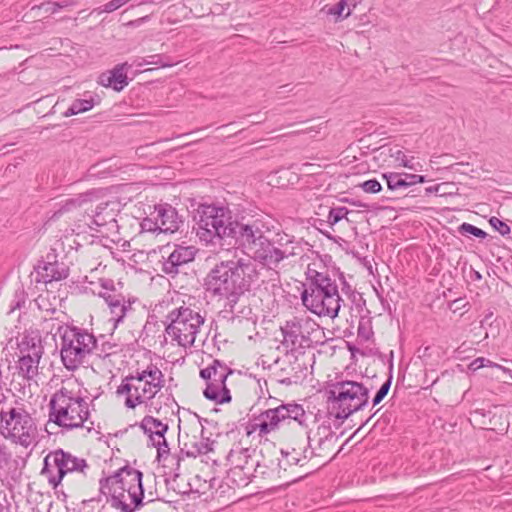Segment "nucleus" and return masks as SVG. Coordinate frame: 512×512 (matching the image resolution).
<instances>
[{
  "label": "nucleus",
  "instance_id": "1",
  "mask_svg": "<svg viewBox=\"0 0 512 512\" xmlns=\"http://www.w3.org/2000/svg\"><path fill=\"white\" fill-rule=\"evenodd\" d=\"M260 273L254 263L244 259L221 261L204 278V289L212 297L225 299L222 312L231 314L241 296L258 288Z\"/></svg>",
  "mask_w": 512,
  "mask_h": 512
},
{
  "label": "nucleus",
  "instance_id": "2",
  "mask_svg": "<svg viewBox=\"0 0 512 512\" xmlns=\"http://www.w3.org/2000/svg\"><path fill=\"white\" fill-rule=\"evenodd\" d=\"M143 473L125 465L112 475L99 480V491L106 497L109 507L103 505L99 512H135L144 505Z\"/></svg>",
  "mask_w": 512,
  "mask_h": 512
},
{
  "label": "nucleus",
  "instance_id": "3",
  "mask_svg": "<svg viewBox=\"0 0 512 512\" xmlns=\"http://www.w3.org/2000/svg\"><path fill=\"white\" fill-rule=\"evenodd\" d=\"M305 275L306 282L303 283L301 292L303 306L319 317L336 318L341 308L342 299L335 280H332L328 273L319 272L310 266Z\"/></svg>",
  "mask_w": 512,
  "mask_h": 512
},
{
  "label": "nucleus",
  "instance_id": "4",
  "mask_svg": "<svg viewBox=\"0 0 512 512\" xmlns=\"http://www.w3.org/2000/svg\"><path fill=\"white\" fill-rule=\"evenodd\" d=\"M327 412L335 419L345 420L362 410L369 401V389L352 380L337 381L325 390Z\"/></svg>",
  "mask_w": 512,
  "mask_h": 512
},
{
  "label": "nucleus",
  "instance_id": "5",
  "mask_svg": "<svg viewBox=\"0 0 512 512\" xmlns=\"http://www.w3.org/2000/svg\"><path fill=\"white\" fill-rule=\"evenodd\" d=\"M87 402L66 387L56 391L49 401V420L66 430L83 427L89 418Z\"/></svg>",
  "mask_w": 512,
  "mask_h": 512
},
{
  "label": "nucleus",
  "instance_id": "6",
  "mask_svg": "<svg viewBox=\"0 0 512 512\" xmlns=\"http://www.w3.org/2000/svg\"><path fill=\"white\" fill-rule=\"evenodd\" d=\"M61 361L69 371H75L97 345L95 336L76 326H59Z\"/></svg>",
  "mask_w": 512,
  "mask_h": 512
},
{
  "label": "nucleus",
  "instance_id": "7",
  "mask_svg": "<svg viewBox=\"0 0 512 512\" xmlns=\"http://www.w3.org/2000/svg\"><path fill=\"white\" fill-rule=\"evenodd\" d=\"M255 420L259 422L249 423L246 426V434L250 436L256 430L260 436L267 435L279 429L282 423L297 422L301 427H307V415L302 405L295 402L281 403L275 408L261 412Z\"/></svg>",
  "mask_w": 512,
  "mask_h": 512
},
{
  "label": "nucleus",
  "instance_id": "8",
  "mask_svg": "<svg viewBox=\"0 0 512 512\" xmlns=\"http://www.w3.org/2000/svg\"><path fill=\"white\" fill-rule=\"evenodd\" d=\"M194 220L198 225L197 233L206 241H212L215 237L225 241L233 222L232 212L227 207L214 204L199 205Z\"/></svg>",
  "mask_w": 512,
  "mask_h": 512
},
{
  "label": "nucleus",
  "instance_id": "9",
  "mask_svg": "<svg viewBox=\"0 0 512 512\" xmlns=\"http://www.w3.org/2000/svg\"><path fill=\"white\" fill-rule=\"evenodd\" d=\"M1 434L24 447L30 446L37 437V427L31 415L23 407H12L8 411L0 410Z\"/></svg>",
  "mask_w": 512,
  "mask_h": 512
},
{
  "label": "nucleus",
  "instance_id": "10",
  "mask_svg": "<svg viewBox=\"0 0 512 512\" xmlns=\"http://www.w3.org/2000/svg\"><path fill=\"white\" fill-rule=\"evenodd\" d=\"M165 332L173 336L179 346H192L204 317L189 307H179L167 315Z\"/></svg>",
  "mask_w": 512,
  "mask_h": 512
},
{
  "label": "nucleus",
  "instance_id": "11",
  "mask_svg": "<svg viewBox=\"0 0 512 512\" xmlns=\"http://www.w3.org/2000/svg\"><path fill=\"white\" fill-rule=\"evenodd\" d=\"M88 467L85 459L73 456L63 449H57L44 458L41 475L46 477L48 483L56 489L67 474L80 472L85 475Z\"/></svg>",
  "mask_w": 512,
  "mask_h": 512
},
{
  "label": "nucleus",
  "instance_id": "12",
  "mask_svg": "<svg viewBox=\"0 0 512 512\" xmlns=\"http://www.w3.org/2000/svg\"><path fill=\"white\" fill-rule=\"evenodd\" d=\"M264 237V232L256 222L244 223L235 219L228 228L225 241L229 246L242 247L251 255L259 245V240H263Z\"/></svg>",
  "mask_w": 512,
  "mask_h": 512
},
{
  "label": "nucleus",
  "instance_id": "13",
  "mask_svg": "<svg viewBox=\"0 0 512 512\" xmlns=\"http://www.w3.org/2000/svg\"><path fill=\"white\" fill-rule=\"evenodd\" d=\"M293 243V238L286 239V243L283 244L281 240L271 241L266 236L263 240H259V245L252 252V258L268 267H277L278 264L294 255V252L289 249L288 245Z\"/></svg>",
  "mask_w": 512,
  "mask_h": 512
},
{
  "label": "nucleus",
  "instance_id": "14",
  "mask_svg": "<svg viewBox=\"0 0 512 512\" xmlns=\"http://www.w3.org/2000/svg\"><path fill=\"white\" fill-rule=\"evenodd\" d=\"M215 373H213V381L206 385L203 390L204 397L215 404H228L232 401V396L227 387V378L234 373V370L228 367L219 359H214Z\"/></svg>",
  "mask_w": 512,
  "mask_h": 512
},
{
  "label": "nucleus",
  "instance_id": "15",
  "mask_svg": "<svg viewBox=\"0 0 512 512\" xmlns=\"http://www.w3.org/2000/svg\"><path fill=\"white\" fill-rule=\"evenodd\" d=\"M196 253L197 249L194 246L175 245L174 250L163 262L162 271L167 275H177L182 266L194 261Z\"/></svg>",
  "mask_w": 512,
  "mask_h": 512
},
{
  "label": "nucleus",
  "instance_id": "16",
  "mask_svg": "<svg viewBox=\"0 0 512 512\" xmlns=\"http://www.w3.org/2000/svg\"><path fill=\"white\" fill-rule=\"evenodd\" d=\"M98 296L107 304L112 315L110 321L113 322V328L116 329L123 322L127 312L132 309V301L130 299L126 300V297L121 292L115 294L99 292Z\"/></svg>",
  "mask_w": 512,
  "mask_h": 512
},
{
  "label": "nucleus",
  "instance_id": "17",
  "mask_svg": "<svg viewBox=\"0 0 512 512\" xmlns=\"http://www.w3.org/2000/svg\"><path fill=\"white\" fill-rule=\"evenodd\" d=\"M153 214L156 215L159 222L160 233H174L183 224L182 217L171 204L159 203L154 205V211L150 215Z\"/></svg>",
  "mask_w": 512,
  "mask_h": 512
},
{
  "label": "nucleus",
  "instance_id": "18",
  "mask_svg": "<svg viewBox=\"0 0 512 512\" xmlns=\"http://www.w3.org/2000/svg\"><path fill=\"white\" fill-rule=\"evenodd\" d=\"M109 202L100 203L96 206V208H92V205L89 206V216L90 223H87L88 227L91 230H95L99 232L100 227H107L108 231H111L113 228H117L116 214L114 209L108 210Z\"/></svg>",
  "mask_w": 512,
  "mask_h": 512
},
{
  "label": "nucleus",
  "instance_id": "19",
  "mask_svg": "<svg viewBox=\"0 0 512 512\" xmlns=\"http://www.w3.org/2000/svg\"><path fill=\"white\" fill-rule=\"evenodd\" d=\"M97 198V191L88 190L84 193L75 195L60 203L59 208L54 212V217H60L65 213L83 210L84 214H89V206Z\"/></svg>",
  "mask_w": 512,
  "mask_h": 512
},
{
  "label": "nucleus",
  "instance_id": "20",
  "mask_svg": "<svg viewBox=\"0 0 512 512\" xmlns=\"http://www.w3.org/2000/svg\"><path fill=\"white\" fill-rule=\"evenodd\" d=\"M132 67L128 62L115 65L108 73H102L99 77V83L105 87L112 88L116 92H121L130 82L127 76V70Z\"/></svg>",
  "mask_w": 512,
  "mask_h": 512
},
{
  "label": "nucleus",
  "instance_id": "21",
  "mask_svg": "<svg viewBox=\"0 0 512 512\" xmlns=\"http://www.w3.org/2000/svg\"><path fill=\"white\" fill-rule=\"evenodd\" d=\"M179 453L176 455L177 467L180 466V461L185 457L196 458L199 455L207 454L208 448L207 443H199L196 436H190L188 433L179 435Z\"/></svg>",
  "mask_w": 512,
  "mask_h": 512
},
{
  "label": "nucleus",
  "instance_id": "22",
  "mask_svg": "<svg viewBox=\"0 0 512 512\" xmlns=\"http://www.w3.org/2000/svg\"><path fill=\"white\" fill-rule=\"evenodd\" d=\"M227 461L230 468L246 469L247 472H258L262 467L259 461H254L248 448H232L227 455Z\"/></svg>",
  "mask_w": 512,
  "mask_h": 512
},
{
  "label": "nucleus",
  "instance_id": "23",
  "mask_svg": "<svg viewBox=\"0 0 512 512\" xmlns=\"http://www.w3.org/2000/svg\"><path fill=\"white\" fill-rule=\"evenodd\" d=\"M38 275L43 279L44 283L52 281H61L69 276V267L65 263H59L57 260L53 262L42 261L36 267Z\"/></svg>",
  "mask_w": 512,
  "mask_h": 512
},
{
  "label": "nucleus",
  "instance_id": "24",
  "mask_svg": "<svg viewBox=\"0 0 512 512\" xmlns=\"http://www.w3.org/2000/svg\"><path fill=\"white\" fill-rule=\"evenodd\" d=\"M20 354H30L42 358L44 347L42 345V337L40 331L25 330L21 340L17 344Z\"/></svg>",
  "mask_w": 512,
  "mask_h": 512
},
{
  "label": "nucleus",
  "instance_id": "25",
  "mask_svg": "<svg viewBox=\"0 0 512 512\" xmlns=\"http://www.w3.org/2000/svg\"><path fill=\"white\" fill-rule=\"evenodd\" d=\"M310 322L308 319H303L299 317H293L290 320L285 322V325L281 327V332L284 337L283 344L287 347L295 348L299 342L300 335H302V331L304 326L308 325Z\"/></svg>",
  "mask_w": 512,
  "mask_h": 512
},
{
  "label": "nucleus",
  "instance_id": "26",
  "mask_svg": "<svg viewBox=\"0 0 512 512\" xmlns=\"http://www.w3.org/2000/svg\"><path fill=\"white\" fill-rule=\"evenodd\" d=\"M117 395H126L125 406L129 409H134L136 406L142 404L140 397V385L133 383L132 374L125 376L121 384L117 387Z\"/></svg>",
  "mask_w": 512,
  "mask_h": 512
},
{
  "label": "nucleus",
  "instance_id": "27",
  "mask_svg": "<svg viewBox=\"0 0 512 512\" xmlns=\"http://www.w3.org/2000/svg\"><path fill=\"white\" fill-rule=\"evenodd\" d=\"M41 358L28 353L19 357V373L27 380H31L38 373V365Z\"/></svg>",
  "mask_w": 512,
  "mask_h": 512
},
{
  "label": "nucleus",
  "instance_id": "28",
  "mask_svg": "<svg viewBox=\"0 0 512 512\" xmlns=\"http://www.w3.org/2000/svg\"><path fill=\"white\" fill-rule=\"evenodd\" d=\"M99 103V99H95L93 96H89V98L84 99H75L69 108L63 112L64 117L74 116L80 113H84L89 111L94 107L95 104Z\"/></svg>",
  "mask_w": 512,
  "mask_h": 512
},
{
  "label": "nucleus",
  "instance_id": "29",
  "mask_svg": "<svg viewBox=\"0 0 512 512\" xmlns=\"http://www.w3.org/2000/svg\"><path fill=\"white\" fill-rule=\"evenodd\" d=\"M382 178L385 180L386 186L391 192H404L409 189L400 172L382 173Z\"/></svg>",
  "mask_w": 512,
  "mask_h": 512
},
{
  "label": "nucleus",
  "instance_id": "30",
  "mask_svg": "<svg viewBox=\"0 0 512 512\" xmlns=\"http://www.w3.org/2000/svg\"><path fill=\"white\" fill-rule=\"evenodd\" d=\"M251 477H256L255 472H247L246 469L230 468L227 473V478L237 486H246Z\"/></svg>",
  "mask_w": 512,
  "mask_h": 512
},
{
  "label": "nucleus",
  "instance_id": "31",
  "mask_svg": "<svg viewBox=\"0 0 512 512\" xmlns=\"http://www.w3.org/2000/svg\"><path fill=\"white\" fill-rule=\"evenodd\" d=\"M349 213L350 210L345 206L331 207L327 215V224L330 227H333L343 219L350 222V220L348 219Z\"/></svg>",
  "mask_w": 512,
  "mask_h": 512
},
{
  "label": "nucleus",
  "instance_id": "32",
  "mask_svg": "<svg viewBox=\"0 0 512 512\" xmlns=\"http://www.w3.org/2000/svg\"><path fill=\"white\" fill-rule=\"evenodd\" d=\"M163 387V384L159 382H153L146 380L145 382L140 384V397L142 403L146 400H151L155 397L158 391Z\"/></svg>",
  "mask_w": 512,
  "mask_h": 512
},
{
  "label": "nucleus",
  "instance_id": "33",
  "mask_svg": "<svg viewBox=\"0 0 512 512\" xmlns=\"http://www.w3.org/2000/svg\"><path fill=\"white\" fill-rule=\"evenodd\" d=\"M317 435L320 436L318 440V447L317 453H320L324 451V445L326 442L331 441L332 439L337 440L338 436L335 434V432L331 431L330 424L325 425L324 423L318 426L317 428Z\"/></svg>",
  "mask_w": 512,
  "mask_h": 512
},
{
  "label": "nucleus",
  "instance_id": "34",
  "mask_svg": "<svg viewBox=\"0 0 512 512\" xmlns=\"http://www.w3.org/2000/svg\"><path fill=\"white\" fill-rule=\"evenodd\" d=\"M373 334L371 319L367 315H361L357 329L358 338L368 341L372 338Z\"/></svg>",
  "mask_w": 512,
  "mask_h": 512
},
{
  "label": "nucleus",
  "instance_id": "35",
  "mask_svg": "<svg viewBox=\"0 0 512 512\" xmlns=\"http://www.w3.org/2000/svg\"><path fill=\"white\" fill-rule=\"evenodd\" d=\"M402 177L404 178L407 187L410 189L406 194H403L404 196H416L415 191L416 189H413V187L416 184H422L427 181L426 176L424 175H418V174H412V173H406V172H400Z\"/></svg>",
  "mask_w": 512,
  "mask_h": 512
},
{
  "label": "nucleus",
  "instance_id": "36",
  "mask_svg": "<svg viewBox=\"0 0 512 512\" xmlns=\"http://www.w3.org/2000/svg\"><path fill=\"white\" fill-rule=\"evenodd\" d=\"M72 5L71 1L64 0L61 2H55V1H46L39 5H34L32 7V10H44L47 13L54 14L57 11H59L62 8L68 7Z\"/></svg>",
  "mask_w": 512,
  "mask_h": 512
},
{
  "label": "nucleus",
  "instance_id": "37",
  "mask_svg": "<svg viewBox=\"0 0 512 512\" xmlns=\"http://www.w3.org/2000/svg\"><path fill=\"white\" fill-rule=\"evenodd\" d=\"M390 157L394 158L395 161H399V165L411 170H417L415 164L413 163L414 157L408 159L402 150L398 148L397 145L393 146V149H389Z\"/></svg>",
  "mask_w": 512,
  "mask_h": 512
},
{
  "label": "nucleus",
  "instance_id": "38",
  "mask_svg": "<svg viewBox=\"0 0 512 512\" xmlns=\"http://www.w3.org/2000/svg\"><path fill=\"white\" fill-rule=\"evenodd\" d=\"M458 232L463 236L471 235L479 239H485L488 235L484 230L466 222L459 225Z\"/></svg>",
  "mask_w": 512,
  "mask_h": 512
},
{
  "label": "nucleus",
  "instance_id": "39",
  "mask_svg": "<svg viewBox=\"0 0 512 512\" xmlns=\"http://www.w3.org/2000/svg\"><path fill=\"white\" fill-rule=\"evenodd\" d=\"M139 66L143 65H157L159 67H171L173 65L172 62H170V58L168 56H163L161 54H155L150 55L143 59L141 63L138 64Z\"/></svg>",
  "mask_w": 512,
  "mask_h": 512
},
{
  "label": "nucleus",
  "instance_id": "40",
  "mask_svg": "<svg viewBox=\"0 0 512 512\" xmlns=\"http://www.w3.org/2000/svg\"><path fill=\"white\" fill-rule=\"evenodd\" d=\"M262 467L258 472H255V475H261L262 478H266L270 476L271 473L277 472L279 473L281 470L286 471V466L283 465L282 461L277 459V463L271 461V463H261Z\"/></svg>",
  "mask_w": 512,
  "mask_h": 512
},
{
  "label": "nucleus",
  "instance_id": "41",
  "mask_svg": "<svg viewBox=\"0 0 512 512\" xmlns=\"http://www.w3.org/2000/svg\"><path fill=\"white\" fill-rule=\"evenodd\" d=\"M27 299V293L25 292L23 287H20L15 290L13 300L11 302L10 310L8 313H12L17 309H21L24 307Z\"/></svg>",
  "mask_w": 512,
  "mask_h": 512
},
{
  "label": "nucleus",
  "instance_id": "42",
  "mask_svg": "<svg viewBox=\"0 0 512 512\" xmlns=\"http://www.w3.org/2000/svg\"><path fill=\"white\" fill-rule=\"evenodd\" d=\"M485 366L494 367V368L502 370L503 372L507 371L506 368L502 367L501 365L495 364V363L491 362L490 360H488V359H486L484 357H478V358L474 359L469 364L468 368H469V370L474 372V371H477L480 368H483Z\"/></svg>",
  "mask_w": 512,
  "mask_h": 512
},
{
  "label": "nucleus",
  "instance_id": "43",
  "mask_svg": "<svg viewBox=\"0 0 512 512\" xmlns=\"http://www.w3.org/2000/svg\"><path fill=\"white\" fill-rule=\"evenodd\" d=\"M346 7L347 1L340 0L337 4L329 8L328 14L336 16L337 19H345L351 14V11L349 9L346 13H344Z\"/></svg>",
  "mask_w": 512,
  "mask_h": 512
},
{
  "label": "nucleus",
  "instance_id": "44",
  "mask_svg": "<svg viewBox=\"0 0 512 512\" xmlns=\"http://www.w3.org/2000/svg\"><path fill=\"white\" fill-rule=\"evenodd\" d=\"M392 383V376H389V378L381 385V387L378 389L376 394L374 395L372 399L373 406L378 405L383 401V399L387 396L390 387Z\"/></svg>",
  "mask_w": 512,
  "mask_h": 512
},
{
  "label": "nucleus",
  "instance_id": "45",
  "mask_svg": "<svg viewBox=\"0 0 512 512\" xmlns=\"http://www.w3.org/2000/svg\"><path fill=\"white\" fill-rule=\"evenodd\" d=\"M146 378H150V381L159 382L164 385V375L161 370L154 364H150L145 370Z\"/></svg>",
  "mask_w": 512,
  "mask_h": 512
},
{
  "label": "nucleus",
  "instance_id": "46",
  "mask_svg": "<svg viewBox=\"0 0 512 512\" xmlns=\"http://www.w3.org/2000/svg\"><path fill=\"white\" fill-rule=\"evenodd\" d=\"M11 455L0 449V483L3 484L7 479L6 467L11 464Z\"/></svg>",
  "mask_w": 512,
  "mask_h": 512
},
{
  "label": "nucleus",
  "instance_id": "47",
  "mask_svg": "<svg viewBox=\"0 0 512 512\" xmlns=\"http://www.w3.org/2000/svg\"><path fill=\"white\" fill-rule=\"evenodd\" d=\"M141 232H156L158 231L160 233V227L159 222L156 218V215L152 217H145L141 223Z\"/></svg>",
  "mask_w": 512,
  "mask_h": 512
},
{
  "label": "nucleus",
  "instance_id": "48",
  "mask_svg": "<svg viewBox=\"0 0 512 512\" xmlns=\"http://www.w3.org/2000/svg\"><path fill=\"white\" fill-rule=\"evenodd\" d=\"M359 187H361L364 192L370 194H376L382 191L381 183L375 178L362 182L359 184Z\"/></svg>",
  "mask_w": 512,
  "mask_h": 512
},
{
  "label": "nucleus",
  "instance_id": "49",
  "mask_svg": "<svg viewBox=\"0 0 512 512\" xmlns=\"http://www.w3.org/2000/svg\"><path fill=\"white\" fill-rule=\"evenodd\" d=\"M161 438H162L161 441H158V442L153 441V443H152V445L157 448L156 460L158 462H160L162 458L168 457L170 454V448H169L168 442L165 439V436H163Z\"/></svg>",
  "mask_w": 512,
  "mask_h": 512
},
{
  "label": "nucleus",
  "instance_id": "50",
  "mask_svg": "<svg viewBox=\"0 0 512 512\" xmlns=\"http://www.w3.org/2000/svg\"><path fill=\"white\" fill-rule=\"evenodd\" d=\"M127 0H110L97 8L98 13H111L127 4Z\"/></svg>",
  "mask_w": 512,
  "mask_h": 512
},
{
  "label": "nucleus",
  "instance_id": "51",
  "mask_svg": "<svg viewBox=\"0 0 512 512\" xmlns=\"http://www.w3.org/2000/svg\"><path fill=\"white\" fill-rule=\"evenodd\" d=\"M150 418V425L153 429V435H156L158 437H163L167 433L169 427L167 424L162 423L161 420L154 418L149 415Z\"/></svg>",
  "mask_w": 512,
  "mask_h": 512
},
{
  "label": "nucleus",
  "instance_id": "52",
  "mask_svg": "<svg viewBox=\"0 0 512 512\" xmlns=\"http://www.w3.org/2000/svg\"><path fill=\"white\" fill-rule=\"evenodd\" d=\"M349 299L351 300L355 310L358 313L361 314L364 310L367 315L370 313V311L368 309H366V300L364 299L362 293L357 292V293L353 294L352 296H350Z\"/></svg>",
  "mask_w": 512,
  "mask_h": 512
},
{
  "label": "nucleus",
  "instance_id": "53",
  "mask_svg": "<svg viewBox=\"0 0 512 512\" xmlns=\"http://www.w3.org/2000/svg\"><path fill=\"white\" fill-rule=\"evenodd\" d=\"M489 224L502 236L508 235L511 231L509 225H507L504 221L497 218L496 216H492L489 219Z\"/></svg>",
  "mask_w": 512,
  "mask_h": 512
},
{
  "label": "nucleus",
  "instance_id": "54",
  "mask_svg": "<svg viewBox=\"0 0 512 512\" xmlns=\"http://www.w3.org/2000/svg\"><path fill=\"white\" fill-rule=\"evenodd\" d=\"M213 373H215L214 360L212 361V363L209 366L200 370L199 376H200V378L205 380L206 385H208L209 382H214L213 381Z\"/></svg>",
  "mask_w": 512,
  "mask_h": 512
},
{
  "label": "nucleus",
  "instance_id": "55",
  "mask_svg": "<svg viewBox=\"0 0 512 512\" xmlns=\"http://www.w3.org/2000/svg\"><path fill=\"white\" fill-rule=\"evenodd\" d=\"M100 286L102 287V292H108L111 294L118 293V289L116 288V285L112 279H104L101 278L100 280Z\"/></svg>",
  "mask_w": 512,
  "mask_h": 512
},
{
  "label": "nucleus",
  "instance_id": "56",
  "mask_svg": "<svg viewBox=\"0 0 512 512\" xmlns=\"http://www.w3.org/2000/svg\"><path fill=\"white\" fill-rule=\"evenodd\" d=\"M339 279L341 280V290L344 294H346L348 297L352 296L353 294L357 293L356 290L352 288V286L346 281L344 273L338 270Z\"/></svg>",
  "mask_w": 512,
  "mask_h": 512
},
{
  "label": "nucleus",
  "instance_id": "57",
  "mask_svg": "<svg viewBox=\"0 0 512 512\" xmlns=\"http://www.w3.org/2000/svg\"><path fill=\"white\" fill-rule=\"evenodd\" d=\"M140 428L143 430L144 434L148 435L150 440L153 441V429L150 425L149 415H146L139 424Z\"/></svg>",
  "mask_w": 512,
  "mask_h": 512
},
{
  "label": "nucleus",
  "instance_id": "58",
  "mask_svg": "<svg viewBox=\"0 0 512 512\" xmlns=\"http://www.w3.org/2000/svg\"><path fill=\"white\" fill-rule=\"evenodd\" d=\"M282 456L286 459V463L283 464L284 466H292V465H298L300 463V458L297 456L292 455V453L281 450Z\"/></svg>",
  "mask_w": 512,
  "mask_h": 512
},
{
  "label": "nucleus",
  "instance_id": "59",
  "mask_svg": "<svg viewBox=\"0 0 512 512\" xmlns=\"http://www.w3.org/2000/svg\"><path fill=\"white\" fill-rule=\"evenodd\" d=\"M325 223H327V220H326V221H324V220H322V219H315V220H314V223H313V226H314L317 230H319V231H320L324 236H326L329 240H333V241H335V242H336V241H337V239H336V237H335V236L331 235V234H330L329 232H327V231H323V230H322V228H321V227H322Z\"/></svg>",
  "mask_w": 512,
  "mask_h": 512
},
{
  "label": "nucleus",
  "instance_id": "60",
  "mask_svg": "<svg viewBox=\"0 0 512 512\" xmlns=\"http://www.w3.org/2000/svg\"><path fill=\"white\" fill-rule=\"evenodd\" d=\"M308 447L304 450V458H312L313 456H321L320 453H317L314 448L311 447V436L310 433H307Z\"/></svg>",
  "mask_w": 512,
  "mask_h": 512
},
{
  "label": "nucleus",
  "instance_id": "61",
  "mask_svg": "<svg viewBox=\"0 0 512 512\" xmlns=\"http://www.w3.org/2000/svg\"><path fill=\"white\" fill-rule=\"evenodd\" d=\"M389 149H393V146L382 145V146H380L378 148H374L373 152H379L380 156H389L390 157Z\"/></svg>",
  "mask_w": 512,
  "mask_h": 512
},
{
  "label": "nucleus",
  "instance_id": "62",
  "mask_svg": "<svg viewBox=\"0 0 512 512\" xmlns=\"http://www.w3.org/2000/svg\"><path fill=\"white\" fill-rule=\"evenodd\" d=\"M133 383H136V385H140L141 383L145 382L146 379L144 371L136 372V374H132Z\"/></svg>",
  "mask_w": 512,
  "mask_h": 512
},
{
  "label": "nucleus",
  "instance_id": "63",
  "mask_svg": "<svg viewBox=\"0 0 512 512\" xmlns=\"http://www.w3.org/2000/svg\"><path fill=\"white\" fill-rule=\"evenodd\" d=\"M201 438L202 440L199 443H207L208 453L212 451V445L214 441H212L209 437L204 436V427L201 429Z\"/></svg>",
  "mask_w": 512,
  "mask_h": 512
},
{
  "label": "nucleus",
  "instance_id": "64",
  "mask_svg": "<svg viewBox=\"0 0 512 512\" xmlns=\"http://www.w3.org/2000/svg\"><path fill=\"white\" fill-rule=\"evenodd\" d=\"M438 190H439V185L430 186V187L425 188V194L431 195V194L437 193Z\"/></svg>",
  "mask_w": 512,
  "mask_h": 512
}]
</instances>
